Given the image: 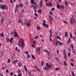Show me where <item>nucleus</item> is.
<instances>
[{
  "mask_svg": "<svg viewBox=\"0 0 76 76\" xmlns=\"http://www.w3.org/2000/svg\"><path fill=\"white\" fill-rule=\"evenodd\" d=\"M18 45L20 46V48H21L22 50H23L25 47V45H24V40L22 39H21L18 41Z\"/></svg>",
  "mask_w": 76,
  "mask_h": 76,
  "instance_id": "obj_1",
  "label": "nucleus"
},
{
  "mask_svg": "<svg viewBox=\"0 0 76 76\" xmlns=\"http://www.w3.org/2000/svg\"><path fill=\"white\" fill-rule=\"evenodd\" d=\"M24 25H26L27 26H29L31 24L29 23V22L28 21V20H26L24 22Z\"/></svg>",
  "mask_w": 76,
  "mask_h": 76,
  "instance_id": "obj_2",
  "label": "nucleus"
},
{
  "mask_svg": "<svg viewBox=\"0 0 76 76\" xmlns=\"http://www.w3.org/2000/svg\"><path fill=\"white\" fill-rule=\"evenodd\" d=\"M70 20L71 23L73 24V22H75V18H73V17H72V18H71Z\"/></svg>",
  "mask_w": 76,
  "mask_h": 76,
  "instance_id": "obj_3",
  "label": "nucleus"
},
{
  "mask_svg": "<svg viewBox=\"0 0 76 76\" xmlns=\"http://www.w3.org/2000/svg\"><path fill=\"white\" fill-rule=\"evenodd\" d=\"M46 66L49 69V68H50V69H51V67H52V66L51 65H49V64H48V63H46Z\"/></svg>",
  "mask_w": 76,
  "mask_h": 76,
  "instance_id": "obj_4",
  "label": "nucleus"
},
{
  "mask_svg": "<svg viewBox=\"0 0 76 76\" xmlns=\"http://www.w3.org/2000/svg\"><path fill=\"white\" fill-rule=\"evenodd\" d=\"M1 8L2 9V10H4L5 8V5H2L0 4Z\"/></svg>",
  "mask_w": 76,
  "mask_h": 76,
  "instance_id": "obj_5",
  "label": "nucleus"
},
{
  "mask_svg": "<svg viewBox=\"0 0 76 76\" xmlns=\"http://www.w3.org/2000/svg\"><path fill=\"white\" fill-rule=\"evenodd\" d=\"M14 37H17V38H18V33L16 32L15 31L14 34Z\"/></svg>",
  "mask_w": 76,
  "mask_h": 76,
  "instance_id": "obj_6",
  "label": "nucleus"
},
{
  "mask_svg": "<svg viewBox=\"0 0 76 76\" xmlns=\"http://www.w3.org/2000/svg\"><path fill=\"white\" fill-rule=\"evenodd\" d=\"M17 62H18V60H16L15 61H12V63L13 64H15V63H17Z\"/></svg>",
  "mask_w": 76,
  "mask_h": 76,
  "instance_id": "obj_7",
  "label": "nucleus"
},
{
  "mask_svg": "<svg viewBox=\"0 0 76 76\" xmlns=\"http://www.w3.org/2000/svg\"><path fill=\"white\" fill-rule=\"evenodd\" d=\"M4 17H2V18L1 19V21L2 22H4Z\"/></svg>",
  "mask_w": 76,
  "mask_h": 76,
  "instance_id": "obj_8",
  "label": "nucleus"
},
{
  "mask_svg": "<svg viewBox=\"0 0 76 76\" xmlns=\"http://www.w3.org/2000/svg\"><path fill=\"white\" fill-rule=\"evenodd\" d=\"M43 26H45V27L47 28H49V26L48 25V24H45L43 25Z\"/></svg>",
  "mask_w": 76,
  "mask_h": 76,
  "instance_id": "obj_9",
  "label": "nucleus"
},
{
  "mask_svg": "<svg viewBox=\"0 0 76 76\" xmlns=\"http://www.w3.org/2000/svg\"><path fill=\"white\" fill-rule=\"evenodd\" d=\"M42 0H41L40 1V7H42Z\"/></svg>",
  "mask_w": 76,
  "mask_h": 76,
  "instance_id": "obj_10",
  "label": "nucleus"
},
{
  "mask_svg": "<svg viewBox=\"0 0 76 76\" xmlns=\"http://www.w3.org/2000/svg\"><path fill=\"white\" fill-rule=\"evenodd\" d=\"M18 66H19V67H21L22 66V64L20 62L18 63Z\"/></svg>",
  "mask_w": 76,
  "mask_h": 76,
  "instance_id": "obj_11",
  "label": "nucleus"
},
{
  "mask_svg": "<svg viewBox=\"0 0 76 76\" xmlns=\"http://www.w3.org/2000/svg\"><path fill=\"white\" fill-rule=\"evenodd\" d=\"M31 57V55H30V54H28L27 55V58H30Z\"/></svg>",
  "mask_w": 76,
  "mask_h": 76,
  "instance_id": "obj_12",
  "label": "nucleus"
},
{
  "mask_svg": "<svg viewBox=\"0 0 76 76\" xmlns=\"http://www.w3.org/2000/svg\"><path fill=\"white\" fill-rule=\"evenodd\" d=\"M46 23V21H45V20H44L43 21V24H42V25H45V24Z\"/></svg>",
  "mask_w": 76,
  "mask_h": 76,
  "instance_id": "obj_13",
  "label": "nucleus"
},
{
  "mask_svg": "<svg viewBox=\"0 0 76 76\" xmlns=\"http://www.w3.org/2000/svg\"><path fill=\"white\" fill-rule=\"evenodd\" d=\"M66 54H65V55H64V58L66 60H67V56H66Z\"/></svg>",
  "mask_w": 76,
  "mask_h": 76,
  "instance_id": "obj_14",
  "label": "nucleus"
},
{
  "mask_svg": "<svg viewBox=\"0 0 76 76\" xmlns=\"http://www.w3.org/2000/svg\"><path fill=\"white\" fill-rule=\"evenodd\" d=\"M49 68H48L46 66L43 68V69H44L45 70H47Z\"/></svg>",
  "mask_w": 76,
  "mask_h": 76,
  "instance_id": "obj_15",
  "label": "nucleus"
},
{
  "mask_svg": "<svg viewBox=\"0 0 76 76\" xmlns=\"http://www.w3.org/2000/svg\"><path fill=\"white\" fill-rule=\"evenodd\" d=\"M15 50H16L18 52H20V50H19L18 49V47H16L15 48Z\"/></svg>",
  "mask_w": 76,
  "mask_h": 76,
  "instance_id": "obj_16",
  "label": "nucleus"
},
{
  "mask_svg": "<svg viewBox=\"0 0 76 76\" xmlns=\"http://www.w3.org/2000/svg\"><path fill=\"white\" fill-rule=\"evenodd\" d=\"M0 35L2 37H4V34H3V32H2L1 34H0Z\"/></svg>",
  "mask_w": 76,
  "mask_h": 76,
  "instance_id": "obj_17",
  "label": "nucleus"
},
{
  "mask_svg": "<svg viewBox=\"0 0 76 76\" xmlns=\"http://www.w3.org/2000/svg\"><path fill=\"white\" fill-rule=\"evenodd\" d=\"M13 38H11L10 39V42L11 44L12 42V40H13Z\"/></svg>",
  "mask_w": 76,
  "mask_h": 76,
  "instance_id": "obj_18",
  "label": "nucleus"
},
{
  "mask_svg": "<svg viewBox=\"0 0 76 76\" xmlns=\"http://www.w3.org/2000/svg\"><path fill=\"white\" fill-rule=\"evenodd\" d=\"M71 73L72 74V75L73 76H75V73L73 72L72 71H71Z\"/></svg>",
  "mask_w": 76,
  "mask_h": 76,
  "instance_id": "obj_19",
  "label": "nucleus"
},
{
  "mask_svg": "<svg viewBox=\"0 0 76 76\" xmlns=\"http://www.w3.org/2000/svg\"><path fill=\"white\" fill-rule=\"evenodd\" d=\"M61 7L63 9H64V6L63 5H61Z\"/></svg>",
  "mask_w": 76,
  "mask_h": 76,
  "instance_id": "obj_20",
  "label": "nucleus"
},
{
  "mask_svg": "<svg viewBox=\"0 0 76 76\" xmlns=\"http://www.w3.org/2000/svg\"><path fill=\"white\" fill-rule=\"evenodd\" d=\"M65 37H67V32H65Z\"/></svg>",
  "mask_w": 76,
  "mask_h": 76,
  "instance_id": "obj_21",
  "label": "nucleus"
},
{
  "mask_svg": "<svg viewBox=\"0 0 76 76\" xmlns=\"http://www.w3.org/2000/svg\"><path fill=\"white\" fill-rule=\"evenodd\" d=\"M58 42H59V41H56V45L57 46V45H58Z\"/></svg>",
  "mask_w": 76,
  "mask_h": 76,
  "instance_id": "obj_22",
  "label": "nucleus"
},
{
  "mask_svg": "<svg viewBox=\"0 0 76 76\" xmlns=\"http://www.w3.org/2000/svg\"><path fill=\"white\" fill-rule=\"evenodd\" d=\"M56 38H57V39H58L60 40H61V38H60V37H59V36H57L56 37Z\"/></svg>",
  "mask_w": 76,
  "mask_h": 76,
  "instance_id": "obj_23",
  "label": "nucleus"
},
{
  "mask_svg": "<svg viewBox=\"0 0 76 76\" xmlns=\"http://www.w3.org/2000/svg\"><path fill=\"white\" fill-rule=\"evenodd\" d=\"M22 21V20L20 19L18 20V22H19V23H21Z\"/></svg>",
  "mask_w": 76,
  "mask_h": 76,
  "instance_id": "obj_24",
  "label": "nucleus"
},
{
  "mask_svg": "<svg viewBox=\"0 0 76 76\" xmlns=\"http://www.w3.org/2000/svg\"><path fill=\"white\" fill-rule=\"evenodd\" d=\"M44 63V61H42V62L41 63V66H43Z\"/></svg>",
  "mask_w": 76,
  "mask_h": 76,
  "instance_id": "obj_25",
  "label": "nucleus"
},
{
  "mask_svg": "<svg viewBox=\"0 0 76 76\" xmlns=\"http://www.w3.org/2000/svg\"><path fill=\"white\" fill-rule=\"evenodd\" d=\"M31 3L33 4H35V2H34V0H31Z\"/></svg>",
  "mask_w": 76,
  "mask_h": 76,
  "instance_id": "obj_26",
  "label": "nucleus"
},
{
  "mask_svg": "<svg viewBox=\"0 0 76 76\" xmlns=\"http://www.w3.org/2000/svg\"><path fill=\"white\" fill-rule=\"evenodd\" d=\"M49 19H50V20H53V18H52V17H51V16H49Z\"/></svg>",
  "mask_w": 76,
  "mask_h": 76,
  "instance_id": "obj_27",
  "label": "nucleus"
},
{
  "mask_svg": "<svg viewBox=\"0 0 76 76\" xmlns=\"http://www.w3.org/2000/svg\"><path fill=\"white\" fill-rule=\"evenodd\" d=\"M39 51H40V48H38L37 49V52H39Z\"/></svg>",
  "mask_w": 76,
  "mask_h": 76,
  "instance_id": "obj_28",
  "label": "nucleus"
},
{
  "mask_svg": "<svg viewBox=\"0 0 76 76\" xmlns=\"http://www.w3.org/2000/svg\"><path fill=\"white\" fill-rule=\"evenodd\" d=\"M71 55V52H69V53H68V57H70V56Z\"/></svg>",
  "mask_w": 76,
  "mask_h": 76,
  "instance_id": "obj_29",
  "label": "nucleus"
},
{
  "mask_svg": "<svg viewBox=\"0 0 76 76\" xmlns=\"http://www.w3.org/2000/svg\"><path fill=\"white\" fill-rule=\"evenodd\" d=\"M57 7L58 8V9H60V6L59 4L57 5Z\"/></svg>",
  "mask_w": 76,
  "mask_h": 76,
  "instance_id": "obj_30",
  "label": "nucleus"
},
{
  "mask_svg": "<svg viewBox=\"0 0 76 76\" xmlns=\"http://www.w3.org/2000/svg\"><path fill=\"white\" fill-rule=\"evenodd\" d=\"M70 42H71V39H70V38H69L68 41V43L69 44V43H70Z\"/></svg>",
  "mask_w": 76,
  "mask_h": 76,
  "instance_id": "obj_31",
  "label": "nucleus"
},
{
  "mask_svg": "<svg viewBox=\"0 0 76 76\" xmlns=\"http://www.w3.org/2000/svg\"><path fill=\"white\" fill-rule=\"evenodd\" d=\"M55 59L56 60H57V61H58V62H59V59H58V58L57 57H56L55 58Z\"/></svg>",
  "mask_w": 76,
  "mask_h": 76,
  "instance_id": "obj_32",
  "label": "nucleus"
},
{
  "mask_svg": "<svg viewBox=\"0 0 76 76\" xmlns=\"http://www.w3.org/2000/svg\"><path fill=\"white\" fill-rule=\"evenodd\" d=\"M5 9L6 10H7L8 9V7L6 5H5Z\"/></svg>",
  "mask_w": 76,
  "mask_h": 76,
  "instance_id": "obj_33",
  "label": "nucleus"
},
{
  "mask_svg": "<svg viewBox=\"0 0 76 76\" xmlns=\"http://www.w3.org/2000/svg\"><path fill=\"white\" fill-rule=\"evenodd\" d=\"M24 69H25V71H26V72H27V71H28V69H26V66H24Z\"/></svg>",
  "mask_w": 76,
  "mask_h": 76,
  "instance_id": "obj_34",
  "label": "nucleus"
},
{
  "mask_svg": "<svg viewBox=\"0 0 76 76\" xmlns=\"http://www.w3.org/2000/svg\"><path fill=\"white\" fill-rule=\"evenodd\" d=\"M38 13H39V14H41V10H39L38 11Z\"/></svg>",
  "mask_w": 76,
  "mask_h": 76,
  "instance_id": "obj_35",
  "label": "nucleus"
},
{
  "mask_svg": "<svg viewBox=\"0 0 76 76\" xmlns=\"http://www.w3.org/2000/svg\"><path fill=\"white\" fill-rule=\"evenodd\" d=\"M64 64L65 66H67V63H66V61H64Z\"/></svg>",
  "mask_w": 76,
  "mask_h": 76,
  "instance_id": "obj_36",
  "label": "nucleus"
},
{
  "mask_svg": "<svg viewBox=\"0 0 76 76\" xmlns=\"http://www.w3.org/2000/svg\"><path fill=\"white\" fill-rule=\"evenodd\" d=\"M18 5L17 4L16 5L15 9H18Z\"/></svg>",
  "mask_w": 76,
  "mask_h": 76,
  "instance_id": "obj_37",
  "label": "nucleus"
},
{
  "mask_svg": "<svg viewBox=\"0 0 76 76\" xmlns=\"http://www.w3.org/2000/svg\"><path fill=\"white\" fill-rule=\"evenodd\" d=\"M48 6H52V3L50 2L48 3Z\"/></svg>",
  "mask_w": 76,
  "mask_h": 76,
  "instance_id": "obj_38",
  "label": "nucleus"
},
{
  "mask_svg": "<svg viewBox=\"0 0 76 76\" xmlns=\"http://www.w3.org/2000/svg\"><path fill=\"white\" fill-rule=\"evenodd\" d=\"M60 68H57L55 69L56 70H60Z\"/></svg>",
  "mask_w": 76,
  "mask_h": 76,
  "instance_id": "obj_39",
  "label": "nucleus"
},
{
  "mask_svg": "<svg viewBox=\"0 0 76 76\" xmlns=\"http://www.w3.org/2000/svg\"><path fill=\"white\" fill-rule=\"evenodd\" d=\"M59 44L60 45H63V43L61 42H59Z\"/></svg>",
  "mask_w": 76,
  "mask_h": 76,
  "instance_id": "obj_40",
  "label": "nucleus"
},
{
  "mask_svg": "<svg viewBox=\"0 0 76 76\" xmlns=\"http://www.w3.org/2000/svg\"><path fill=\"white\" fill-rule=\"evenodd\" d=\"M35 16H36L37 17H38V15L37 14V13H35L34 14Z\"/></svg>",
  "mask_w": 76,
  "mask_h": 76,
  "instance_id": "obj_41",
  "label": "nucleus"
},
{
  "mask_svg": "<svg viewBox=\"0 0 76 76\" xmlns=\"http://www.w3.org/2000/svg\"><path fill=\"white\" fill-rule=\"evenodd\" d=\"M64 55H65V54H66V50H64Z\"/></svg>",
  "mask_w": 76,
  "mask_h": 76,
  "instance_id": "obj_42",
  "label": "nucleus"
},
{
  "mask_svg": "<svg viewBox=\"0 0 76 76\" xmlns=\"http://www.w3.org/2000/svg\"><path fill=\"white\" fill-rule=\"evenodd\" d=\"M37 28L38 30H40V28H39V26H37Z\"/></svg>",
  "mask_w": 76,
  "mask_h": 76,
  "instance_id": "obj_43",
  "label": "nucleus"
},
{
  "mask_svg": "<svg viewBox=\"0 0 76 76\" xmlns=\"http://www.w3.org/2000/svg\"><path fill=\"white\" fill-rule=\"evenodd\" d=\"M20 6L21 7H23V5L22 4L20 3Z\"/></svg>",
  "mask_w": 76,
  "mask_h": 76,
  "instance_id": "obj_44",
  "label": "nucleus"
},
{
  "mask_svg": "<svg viewBox=\"0 0 76 76\" xmlns=\"http://www.w3.org/2000/svg\"><path fill=\"white\" fill-rule=\"evenodd\" d=\"M8 63H9L10 62V59H8L7 60Z\"/></svg>",
  "mask_w": 76,
  "mask_h": 76,
  "instance_id": "obj_45",
  "label": "nucleus"
},
{
  "mask_svg": "<svg viewBox=\"0 0 76 76\" xmlns=\"http://www.w3.org/2000/svg\"><path fill=\"white\" fill-rule=\"evenodd\" d=\"M36 42H37V41H36V40H34L33 41V43L34 44H36Z\"/></svg>",
  "mask_w": 76,
  "mask_h": 76,
  "instance_id": "obj_46",
  "label": "nucleus"
},
{
  "mask_svg": "<svg viewBox=\"0 0 76 76\" xmlns=\"http://www.w3.org/2000/svg\"><path fill=\"white\" fill-rule=\"evenodd\" d=\"M6 41H7L8 42H9V41H10V39H9L8 38H7L6 39Z\"/></svg>",
  "mask_w": 76,
  "mask_h": 76,
  "instance_id": "obj_47",
  "label": "nucleus"
},
{
  "mask_svg": "<svg viewBox=\"0 0 76 76\" xmlns=\"http://www.w3.org/2000/svg\"><path fill=\"white\" fill-rule=\"evenodd\" d=\"M70 4L71 5V6H75V4L72 3H70Z\"/></svg>",
  "mask_w": 76,
  "mask_h": 76,
  "instance_id": "obj_48",
  "label": "nucleus"
},
{
  "mask_svg": "<svg viewBox=\"0 0 76 76\" xmlns=\"http://www.w3.org/2000/svg\"><path fill=\"white\" fill-rule=\"evenodd\" d=\"M49 14H50V15H53V13L51 12H49Z\"/></svg>",
  "mask_w": 76,
  "mask_h": 76,
  "instance_id": "obj_49",
  "label": "nucleus"
},
{
  "mask_svg": "<svg viewBox=\"0 0 76 76\" xmlns=\"http://www.w3.org/2000/svg\"><path fill=\"white\" fill-rule=\"evenodd\" d=\"M31 57L32 58H33L34 59H35V57H34V56H33L32 55H31Z\"/></svg>",
  "mask_w": 76,
  "mask_h": 76,
  "instance_id": "obj_50",
  "label": "nucleus"
},
{
  "mask_svg": "<svg viewBox=\"0 0 76 76\" xmlns=\"http://www.w3.org/2000/svg\"><path fill=\"white\" fill-rule=\"evenodd\" d=\"M25 53L26 54H28V53H29V52L28 51H27V52H25Z\"/></svg>",
  "mask_w": 76,
  "mask_h": 76,
  "instance_id": "obj_51",
  "label": "nucleus"
},
{
  "mask_svg": "<svg viewBox=\"0 0 76 76\" xmlns=\"http://www.w3.org/2000/svg\"><path fill=\"white\" fill-rule=\"evenodd\" d=\"M18 73H20V72H21V71H20V70H18Z\"/></svg>",
  "mask_w": 76,
  "mask_h": 76,
  "instance_id": "obj_52",
  "label": "nucleus"
},
{
  "mask_svg": "<svg viewBox=\"0 0 76 76\" xmlns=\"http://www.w3.org/2000/svg\"><path fill=\"white\" fill-rule=\"evenodd\" d=\"M35 6H34V5L32 4L31 6L30 7H34Z\"/></svg>",
  "mask_w": 76,
  "mask_h": 76,
  "instance_id": "obj_53",
  "label": "nucleus"
},
{
  "mask_svg": "<svg viewBox=\"0 0 76 76\" xmlns=\"http://www.w3.org/2000/svg\"><path fill=\"white\" fill-rule=\"evenodd\" d=\"M72 50L73 53H75V50L73 49H72Z\"/></svg>",
  "mask_w": 76,
  "mask_h": 76,
  "instance_id": "obj_54",
  "label": "nucleus"
},
{
  "mask_svg": "<svg viewBox=\"0 0 76 76\" xmlns=\"http://www.w3.org/2000/svg\"><path fill=\"white\" fill-rule=\"evenodd\" d=\"M49 39L50 40V41H51V42H52V41H53V40H52V39H51V37H50L49 38Z\"/></svg>",
  "mask_w": 76,
  "mask_h": 76,
  "instance_id": "obj_55",
  "label": "nucleus"
},
{
  "mask_svg": "<svg viewBox=\"0 0 76 76\" xmlns=\"http://www.w3.org/2000/svg\"><path fill=\"white\" fill-rule=\"evenodd\" d=\"M34 9H35V10H37V8L36 6H34V7H33Z\"/></svg>",
  "mask_w": 76,
  "mask_h": 76,
  "instance_id": "obj_56",
  "label": "nucleus"
},
{
  "mask_svg": "<svg viewBox=\"0 0 76 76\" xmlns=\"http://www.w3.org/2000/svg\"><path fill=\"white\" fill-rule=\"evenodd\" d=\"M70 38H72V33H70Z\"/></svg>",
  "mask_w": 76,
  "mask_h": 76,
  "instance_id": "obj_57",
  "label": "nucleus"
},
{
  "mask_svg": "<svg viewBox=\"0 0 76 76\" xmlns=\"http://www.w3.org/2000/svg\"><path fill=\"white\" fill-rule=\"evenodd\" d=\"M47 51H48V50H46V49H45V50H43V51H44V52L45 53V52H47Z\"/></svg>",
  "mask_w": 76,
  "mask_h": 76,
  "instance_id": "obj_58",
  "label": "nucleus"
},
{
  "mask_svg": "<svg viewBox=\"0 0 76 76\" xmlns=\"http://www.w3.org/2000/svg\"><path fill=\"white\" fill-rule=\"evenodd\" d=\"M22 76V73H20V74H19L18 75V76Z\"/></svg>",
  "mask_w": 76,
  "mask_h": 76,
  "instance_id": "obj_59",
  "label": "nucleus"
},
{
  "mask_svg": "<svg viewBox=\"0 0 76 76\" xmlns=\"http://www.w3.org/2000/svg\"><path fill=\"white\" fill-rule=\"evenodd\" d=\"M52 12H54V8L53 7L52 8Z\"/></svg>",
  "mask_w": 76,
  "mask_h": 76,
  "instance_id": "obj_60",
  "label": "nucleus"
},
{
  "mask_svg": "<svg viewBox=\"0 0 76 76\" xmlns=\"http://www.w3.org/2000/svg\"><path fill=\"white\" fill-rule=\"evenodd\" d=\"M18 9H15V13H16L17 12V10Z\"/></svg>",
  "mask_w": 76,
  "mask_h": 76,
  "instance_id": "obj_61",
  "label": "nucleus"
},
{
  "mask_svg": "<svg viewBox=\"0 0 76 76\" xmlns=\"http://www.w3.org/2000/svg\"><path fill=\"white\" fill-rule=\"evenodd\" d=\"M71 47L72 48V49H73V48H74V47H73V46L72 45H71Z\"/></svg>",
  "mask_w": 76,
  "mask_h": 76,
  "instance_id": "obj_62",
  "label": "nucleus"
},
{
  "mask_svg": "<svg viewBox=\"0 0 76 76\" xmlns=\"http://www.w3.org/2000/svg\"><path fill=\"white\" fill-rule=\"evenodd\" d=\"M48 54V56L49 55V54H50V52H49V51H48V50H47V52H46Z\"/></svg>",
  "mask_w": 76,
  "mask_h": 76,
  "instance_id": "obj_63",
  "label": "nucleus"
},
{
  "mask_svg": "<svg viewBox=\"0 0 76 76\" xmlns=\"http://www.w3.org/2000/svg\"><path fill=\"white\" fill-rule=\"evenodd\" d=\"M10 75L11 76H12L13 75V72H11V73H10Z\"/></svg>",
  "mask_w": 76,
  "mask_h": 76,
  "instance_id": "obj_64",
  "label": "nucleus"
}]
</instances>
